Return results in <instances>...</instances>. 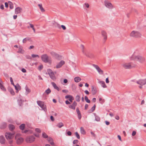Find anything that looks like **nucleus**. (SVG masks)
<instances>
[{
  "label": "nucleus",
  "mask_w": 146,
  "mask_h": 146,
  "mask_svg": "<svg viewBox=\"0 0 146 146\" xmlns=\"http://www.w3.org/2000/svg\"><path fill=\"white\" fill-rule=\"evenodd\" d=\"M10 80L11 82V84L12 85H13V86H14L15 85L14 83L13 79L11 77L10 78Z\"/></svg>",
  "instance_id": "53"
},
{
  "label": "nucleus",
  "mask_w": 146,
  "mask_h": 146,
  "mask_svg": "<svg viewBox=\"0 0 146 146\" xmlns=\"http://www.w3.org/2000/svg\"><path fill=\"white\" fill-rule=\"evenodd\" d=\"M88 105L87 104H86L85 106V110H86L88 109Z\"/></svg>",
  "instance_id": "60"
},
{
  "label": "nucleus",
  "mask_w": 146,
  "mask_h": 146,
  "mask_svg": "<svg viewBox=\"0 0 146 146\" xmlns=\"http://www.w3.org/2000/svg\"><path fill=\"white\" fill-rule=\"evenodd\" d=\"M77 102H79L80 100V97L79 95H77L75 98Z\"/></svg>",
  "instance_id": "38"
},
{
  "label": "nucleus",
  "mask_w": 146,
  "mask_h": 146,
  "mask_svg": "<svg viewBox=\"0 0 146 146\" xmlns=\"http://www.w3.org/2000/svg\"><path fill=\"white\" fill-rule=\"evenodd\" d=\"M47 140L51 145H54L53 140L52 138L50 137H49L48 138Z\"/></svg>",
  "instance_id": "23"
},
{
  "label": "nucleus",
  "mask_w": 146,
  "mask_h": 146,
  "mask_svg": "<svg viewBox=\"0 0 146 146\" xmlns=\"http://www.w3.org/2000/svg\"><path fill=\"white\" fill-rule=\"evenodd\" d=\"M25 124H22L20 125L19 128L23 130L25 128Z\"/></svg>",
  "instance_id": "34"
},
{
  "label": "nucleus",
  "mask_w": 146,
  "mask_h": 146,
  "mask_svg": "<svg viewBox=\"0 0 146 146\" xmlns=\"http://www.w3.org/2000/svg\"><path fill=\"white\" fill-rule=\"evenodd\" d=\"M50 119L52 121H54V118L51 115L50 116Z\"/></svg>",
  "instance_id": "62"
},
{
  "label": "nucleus",
  "mask_w": 146,
  "mask_h": 146,
  "mask_svg": "<svg viewBox=\"0 0 146 146\" xmlns=\"http://www.w3.org/2000/svg\"><path fill=\"white\" fill-rule=\"evenodd\" d=\"M8 127L9 130L13 131L15 129V126L13 124H10L8 125Z\"/></svg>",
  "instance_id": "26"
},
{
  "label": "nucleus",
  "mask_w": 146,
  "mask_h": 146,
  "mask_svg": "<svg viewBox=\"0 0 146 146\" xmlns=\"http://www.w3.org/2000/svg\"><path fill=\"white\" fill-rule=\"evenodd\" d=\"M17 52L19 53L23 54L24 52V51L22 50V47L21 46H20L19 48L18 51Z\"/></svg>",
  "instance_id": "27"
},
{
  "label": "nucleus",
  "mask_w": 146,
  "mask_h": 146,
  "mask_svg": "<svg viewBox=\"0 0 146 146\" xmlns=\"http://www.w3.org/2000/svg\"><path fill=\"white\" fill-rule=\"evenodd\" d=\"M22 11V9L20 7H17L16 8L15 10V14H17L20 13Z\"/></svg>",
  "instance_id": "17"
},
{
  "label": "nucleus",
  "mask_w": 146,
  "mask_h": 146,
  "mask_svg": "<svg viewBox=\"0 0 146 146\" xmlns=\"http://www.w3.org/2000/svg\"><path fill=\"white\" fill-rule=\"evenodd\" d=\"M15 133H11L10 132H6L5 134V137L7 140L11 139L14 137Z\"/></svg>",
  "instance_id": "6"
},
{
  "label": "nucleus",
  "mask_w": 146,
  "mask_h": 146,
  "mask_svg": "<svg viewBox=\"0 0 146 146\" xmlns=\"http://www.w3.org/2000/svg\"><path fill=\"white\" fill-rule=\"evenodd\" d=\"M55 26L56 27H57L59 28H60V25L57 23H55Z\"/></svg>",
  "instance_id": "49"
},
{
  "label": "nucleus",
  "mask_w": 146,
  "mask_h": 146,
  "mask_svg": "<svg viewBox=\"0 0 146 146\" xmlns=\"http://www.w3.org/2000/svg\"><path fill=\"white\" fill-rule=\"evenodd\" d=\"M101 34L102 36L104 37V41L106 40L107 38V35L106 32L104 31H102Z\"/></svg>",
  "instance_id": "18"
},
{
  "label": "nucleus",
  "mask_w": 146,
  "mask_h": 146,
  "mask_svg": "<svg viewBox=\"0 0 146 146\" xmlns=\"http://www.w3.org/2000/svg\"><path fill=\"white\" fill-rule=\"evenodd\" d=\"M35 139L34 136L31 135L27 137L26 139V141L27 143H31L34 141Z\"/></svg>",
  "instance_id": "7"
},
{
  "label": "nucleus",
  "mask_w": 146,
  "mask_h": 146,
  "mask_svg": "<svg viewBox=\"0 0 146 146\" xmlns=\"http://www.w3.org/2000/svg\"><path fill=\"white\" fill-rule=\"evenodd\" d=\"M92 66L96 69L99 74L102 75L104 74L103 71L100 68L98 65L93 64Z\"/></svg>",
  "instance_id": "10"
},
{
  "label": "nucleus",
  "mask_w": 146,
  "mask_h": 146,
  "mask_svg": "<svg viewBox=\"0 0 146 146\" xmlns=\"http://www.w3.org/2000/svg\"><path fill=\"white\" fill-rule=\"evenodd\" d=\"M121 65L124 68L126 69H130L133 68V66L131 65V63H124L122 64Z\"/></svg>",
  "instance_id": "8"
},
{
  "label": "nucleus",
  "mask_w": 146,
  "mask_h": 146,
  "mask_svg": "<svg viewBox=\"0 0 146 146\" xmlns=\"http://www.w3.org/2000/svg\"><path fill=\"white\" fill-rule=\"evenodd\" d=\"M65 98L66 99H67L69 98V100L71 102H72V100H74V98L73 97L70 95H67L65 96Z\"/></svg>",
  "instance_id": "21"
},
{
  "label": "nucleus",
  "mask_w": 146,
  "mask_h": 146,
  "mask_svg": "<svg viewBox=\"0 0 146 146\" xmlns=\"http://www.w3.org/2000/svg\"><path fill=\"white\" fill-rule=\"evenodd\" d=\"M32 57L33 58H35V57L39 58V57L38 55H37V54H32Z\"/></svg>",
  "instance_id": "50"
},
{
  "label": "nucleus",
  "mask_w": 146,
  "mask_h": 146,
  "mask_svg": "<svg viewBox=\"0 0 146 146\" xmlns=\"http://www.w3.org/2000/svg\"><path fill=\"white\" fill-rule=\"evenodd\" d=\"M42 60L45 63H47L49 62L48 57L46 54H44L41 56Z\"/></svg>",
  "instance_id": "9"
},
{
  "label": "nucleus",
  "mask_w": 146,
  "mask_h": 146,
  "mask_svg": "<svg viewBox=\"0 0 146 146\" xmlns=\"http://www.w3.org/2000/svg\"><path fill=\"white\" fill-rule=\"evenodd\" d=\"M8 122L10 123H13V121L12 119H9L8 120Z\"/></svg>",
  "instance_id": "64"
},
{
  "label": "nucleus",
  "mask_w": 146,
  "mask_h": 146,
  "mask_svg": "<svg viewBox=\"0 0 146 146\" xmlns=\"http://www.w3.org/2000/svg\"><path fill=\"white\" fill-rule=\"evenodd\" d=\"M92 93L93 95H95L97 92V89L96 87H94L93 86H92L91 89Z\"/></svg>",
  "instance_id": "19"
},
{
  "label": "nucleus",
  "mask_w": 146,
  "mask_h": 146,
  "mask_svg": "<svg viewBox=\"0 0 146 146\" xmlns=\"http://www.w3.org/2000/svg\"><path fill=\"white\" fill-rule=\"evenodd\" d=\"M14 86L16 90V92L17 93L19 90H21V87L18 84H17V85H15Z\"/></svg>",
  "instance_id": "24"
},
{
  "label": "nucleus",
  "mask_w": 146,
  "mask_h": 146,
  "mask_svg": "<svg viewBox=\"0 0 146 146\" xmlns=\"http://www.w3.org/2000/svg\"><path fill=\"white\" fill-rule=\"evenodd\" d=\"M25 88L26 90L27 94H28L29 93L31 92L30 90L28 88L27 86H26L25 87Z\"/></svg>",
  "instance_id": "36"
},
{
  "label": "nucleus",
  "mask_w": 146,
  "mask_h": 146,
  "mask_svg": "<svg viewBox=\"0 0 146 146\" xmlns=\"http://www.w3.org/2000/svg\"><path fill=\"white\" fill-rule=\"evenodd\" d=\"M136 134V132L135 131H134L132 132V136H135Z\"/></svg>",
  "instance_id": "61"
},
{
  "label": "nucleus",
  "mask_w": 146,
  "mask_h": 146,
  "mask_svg": "<svg viewBox=\"0 0 146 146\" xmlns=\"http://www.w3.org/2000/svg\"><path fill=\"white\" fill-rule=\"evenodd\" d=\"M84 7H86L87 8H88L89 7V5L88 3H85L84 5Z\"/></svg>",
  "instance_id": "51"
},
{
  "label": "nucleus",
  "mask_w": 146,
  "mask_h": 146,
  "mask_svg": "<svg viewBox=\"0 0 146 146\" xmlns=\"http://www.w3.org/2000/svg\"><path fill=\"white\" fill-rule=\"evenodd\" d=\"M98 83L101 84L103 87L106 88L107 87V86L106 85L104 81L98 80Z\"/></svg>",
  "instance_id": "25"
},
{
  "label": "nucleus",
  "mask_w": 146,
  "mask_h": 146,
  "mask_svg": "<svg viewBox=\"0 0 146 146\" xmlns=\"http://www.w3.org/2000/svg\"><path fill=\"white\" fill-rule=\"evenodd\" d=\"M81 80V78L79 77H76L74 78V81L76 82H79Z\"/></svg>",
  "instance_id": "30"
},
{
  "label": "nucleus",
  "mask_w": 146,
  "mask_h": 146,
  "mask_svg": "<svg viewBox=\"0 0 146 146\" xmlns=\"http://www.w3.org/2000/svg\"><path fill=\"white\" fill-rule=\"evenodd\" d=\"M0 88L3 91H5L6 89L3 85V82L1 79L0 78Z\"/></svg>",
  "instance_id": "14"
},
{
  "label": "nucleus",
  "mask_w": 146,
  "mask_h": 146,
  "mask_svg": "<svg viewBox=\"0 0 146 146\" xmlns=\"http://www.w3.org/2000/svg\"><path fill=\"white\" fill-rule=\"evenodd\" d=\"M30 39L29 37H27L24 38L23 40V42L24 43H25L27 40H29Z\"/></svg>",
  "instance_id": "35"
},
{
  "label": "nucleus",
  "mask_w": 146,
  "mask_h": 146,
  "mask_svg": "<svg viewBox=\"0 0 146 146\" xmlns=\"http://www.w3.org/2000/svg\"><path fill=\"white\" fill-rule=\"evenodd\" d=\"M131 60L138 61L140 63H143L145 61V58L139 55V52L138 50H135L133 55L131 56Z\"/></svg>",
  "instance_id": "1"
},
{
  "label": "nucleus",
  "mask_w": 146,
  "mask_h": 146,
  "mask_svg": "<svg viewBox=\"0 0 146 146\" xmlns=\"http://www.w3.org/2000/svg\"><path fill=\"white\" fill-rule=\"evenodd\" d=\"M78 114V117L79 119H80L82 117V115L80 113V112H78L77 113Z\"/></svg>",
  "instance_id": "46"
},
{
  "label": "nucleus",
  "mask_w": 146,
  "mask_h": 146,
  "mask_svg": "<svg viewBox=\"0 0 146 146\" xmlns=\"http://www.w3.org/2000/svg\"><path fill=\"white\" fill-rule=\"evenodd\" d=\"M65 64V62L63 60L61 61L56 66V68H60Z\"/></svg>",
  "instance_id": "13"
},
{
  "label": "nucleus",
  "mask_w": 146,
  "mask_h": 146,
  "mask_svg": "<svg viewBox=\"0 0 146 146\" xmlns=\"http://www.w3.org/2000/svg\"><path fill=\"white\" fill-rule=\"evenodd\" d=\"M84 98H85V100L88 103H90V100L88 99V98L87 96H85Z\"/></svg>",
  "instance_id": "42"
},
{
  "label": "nucleus",
  "mask_w": 146,
  "mask_h": 146,
  "mask_svg": "<svg viewBox=\"0 0 146 146\" xmlns=\"http://www.w3.org/2000/svg\"><path fill=\"white\" fill-rule=\"evenodd\" d=\"M37 103L38 105L42 108L43 110L45 112L47 111L46 106L44 104V102L39 100L37 101Z\"/></svg>",
  "instance_id": "4"
},
{
  "label": "nucleus",
  "mask_w": 146,
  "mask_h": 146,
  "mask_svg": "<svg viewBox=\"0 0 146 146\" xmlns=\"http://www.w3.org/2000/svg\"><path fill=\"white\" fill-rule=\"evenodd\" d=\"M62 92H63L65 93H67L68 92V90H63Z\"/></svg>",
  "instance_id": "57"
},
{
  "label": "nucleus",
  "mask_w": 146,
  "mask_h": 146,
  "mask_svg": "<svg viewBox=\"0 0 146 146\" xmlns=\"http://www.w3.org/2000/svg\"><path fill=\"white\" fill-rule=\"evenodd\" d=\"M80 130L81 133L82 134H85L86 132L83 127H81L80 128Z\"/></svg>",
  "instance_id": "32"
},
{
  "label": "nucleus",
  "mask_w": 146,
  "mask_h": 146,
  "mask_svg": "<svg viewBox=\"0 0 146 146\" xmlns=\"http://www.w3.org/2000/svg\"><path fill=\"white\" fill-rule=\"evenodd\" d=\"M30 27L33 30V31L34 32V33H35V28H34L33 25V24H30Z\"/></svg>",
  "instance_id": "47"
},
{
  "label": "nucleus",
  "mask_w": 146,
  "mask_h": 146,
  "mask_svg": "<svg viewBox=\"0 0 146 146\" xmlns=\"http://www.w3.org/2000/svg\"><path fill=\"white\" fill-rule=\"evenodd\" d=\"M38 6L39 7V8L42 12H44L45 11V10L42 7V5L41 4H38Z\"/></svg>",
  "instance_id": "28"
},
{
  "label": "nucleus",
  "mask_w": 146,
  "mask_h": 146,
  "mask_svg": "<svg viewBox=\"0 0 146 146\" xmlns=\"http://www.w3.org/2000/svg\"><path fill=\"white\" fill-rule=\"evenodd\" d=\"M17 143L18 144H19L22 143L23 141V139L21 137H19L17 139Z\"/></svg>",
  "instance_id": "20"
},
{
  "label": "nucleus",
  "mask_w": 146,
  "mask_h": 146,
  "mask_svg": "<svg viewBox=\"0 0 146 146\" xmlns=\"http://www.w3.org/2000/svg\"><path fill=\"white\" fill-rule=\"evenodd\" d=\"M96 107V105L94 104V106L91 109V110H88V112L90 113H91L93 112L95 109Z\"/></svg>",
  "instance_id": "29"
},
{
  "label": "nucleus",
  "mask_w": 146,
  "mask_h": 146,
  "mask_svg": "<svg viewBox=\"0 0 146 146\" xmlns=\"http://www.w3.org/2000/svg\"><path fill=\"white\" fill-rule=\"evenodd\" d=\"M21 71L23 73H25L26 72V69L24 68L22 69Z\"/></svg>",
  "instance_id": "63"
},
{
  "label": "nucleus",
  "mask_w": 146,
  "mask_h": 146,
  "mask_svg": "<svg viewBox=\"0 0 146 146\" xmlns=\"http://www.w3.org/2000/svg\"><path fill=\"white\" fill-rule=\"evenodd\" d=\"M50 54L52 56L55 57H57L58 56V55L57 54L54 52H51Z\"/></svg>",
  "instance_id": "33"
},
{
  "label": "nucleus",
  "mask_w": 146,
  "mask_h": 146,
  "mask_svg": "<svg viewBox=\"0 0 146 146\" xmlns=\"http://www.w3.org/2000/svg\"><path fill=\"white\" fill-rule=\"evenodd\" d=\"M47 72L50 78L53 80H55L56 78L52 71L51 69H49L47 70Z\"/></svg>",
  "instance_id": "5"
},
{
  "label": "nucleus",
  "mask_w": 146,
  "mask_h": 146,
  "mask_svg": "<svg viewBox=\"0 0 146 146\" xmlns=\"http://www.w3.org/2000/svg\"><path fill=\"white\" fill-rule=\"evenodd\" d=\"M20 136V134L19 133H18L16 134L15 135V138L16 139H18V138L19 137V136Z\"/></svg>",
  "instance_id": "54"
},
{
  "label": "nucleus",
  "mask_w": 146,
  "mask_h": 146,
  "mask_svg": "<svg viewBox=\"0 0 146 146\" xmlns=\"http://www.w3.org/2000/svg\"><path fill=\"white\" fill-rule=\"evenodd\" d=\"M42 136L44 138H48V136L44 132L42 133Z\"/></svg>",
  "instance_id": "40"
},
{
  "label": "nucleus",
  "mask_w": 146,
  "mask_h": 146,
  "mask_svg": "<svg viewBox=\"0 0 146 146\" xmlns=\"http://www.w3.org/2000/svg\"><path fill=\"white\" fill-rule=\"evenodd\" d=\"M105 6L107 7L109 9H112L113 8V7L112 4L107 1H105Z\"/></svg>",
  "instance_id": "12"
},
{
  "label": "nucleus",
  "mask_w": 146,
  "mask_h": 146,
  "mask_svg": "<svg viewBox=\"0 0 146 146\" xmlns=\"http://www.w3.org/2000/svg\"><path fill=\"white\" fill-rule=\"evenodd\" d=\"M9 90L12 95H14V94L15 92L12 88H10L9 89Z\"/></svg>",
  "instance_id": "41"
},
{
  "label": "nucleus",
  "mask_w": 146,
  "mask_h": 146,
  "mask_svg": "<svg viewBox=\"0 0 146 146\" xmlns=\"http://www.w3.org/2000/svg\"><path fill=\"white\" fill-rule=\"evenodd\" d=\"M75 135L76 137H77V138L78 139H80V135L77 132H76L75 133Z\"/></svg>",
  "instance_id": "48"
},
{
  "label": "nucleus",
  "mask_w": 146,
  "mask_h": 146,
  "mask_svg": "<svg viewBox=\"0 0 146 146\" xmlns=\"http://www.w3.org/2000/svg\"><path fill=\"white\" fill-rule=\"evenodd\" d=\"M51 84H52L53 86L54 87V88L55 89H56L58 87V86H57L56 84L54 82H52L51 83Z\"/></svg>",
  "instance_id": "43"
},
{
  "label": "nucleus",
  "mask_w": 146,
  "mask_h": 146,
  "mask_svg": "<svg viewBox=\"0 0 146 146\" xmlns=\"http://www.w3.org/2000/svg\"><path fill=\"white\" fill-rule=\"evenodd\" d=\"M7 126V124L5 122H3L0 125V128L1 129L5 128Z\"/></svg>",
  "instance_id": "15"
},
{
  "label": "nucleus",
  "mask_w": 146,
  "mask_h": 146,
  "mask_svg": "<svg viewBox=\"0 0 146 146\" xmlns=\"http://www.w3.org/2000/svg\"><path fill=\"white\" fill-rule=\"evenodd\" d=\"M64 126V125L62 122H60L58 123L56 126L59 128H60Z\"/></svg>",
  "instance_id": "31"
},
{
  "label": "nucleus",
  "mask_w": 146,
  "mask_h": 146,
  "mask_svg": "<svg viewBox=\"0 0 146 146\" xmlns=\"http://www.w3.org/2000/svg\"><path fill=\"white\" fill-rule=\"evenodd\" d=\"M78 142V140H75L73 142V144H77Z\"/></svg>",
  "instance_id": "56"
},
{
  "label": "nucleus",
  "mask_w": 146,
  "mask_h": 146,
  "mask_svg": "<svg viewBox=\"0 0 146 146\" xmlns=\"http://www.w3.org/2000/svg\"><path fill=\"white\" fill-rule=\"evenodd\" d=\"M67 134L68 135L70 136L72 135V133L70 131H68L67 132Z\"/></svg>",
  "instance_id": "58"
},
{
  "label": "nucleus",
  "mask_w": 146,
  "mask_h": 146,
  "mask_svg": "<svg viewBox=\"0 0 146 146\" xmlns=\"http://www.w3.org/2000/svg\"><path fill=\"white\" fill-rule=\"evenodd\" d=\"M130 36L136 38H139L141 37V34L138 31H133L130 33Z\"/></svg>",
  "instance_id": "3"
},
{
  "label": "nucleus",
  "mask_w": 146,
  "mask_h": 146,
  "mask_svg": "<svg viewBox=\"0 0 146 146\" xmlns=\"http://www.w3.org/2000/svg\"><path fill=\"white\" fill-rule=\"evenodd\" d=\"M5 137L3 136H0V143L1 144H4L5 143Z\"/></svg>",
  "instance_id": "22"
},
{
  "label": "nucleus",
  "mask_w": 146,
  "mask_h": 146,
  "mask_svg": "<svg viewBox=\"0 0 146 146\" xmlns=\"http://www.w3.org/2000/svg\"><path fill=\"white\" fill-rule=\"evenodd\" d=\"M95 120L97 121H100V118L98 115H96V114L95 115Z\"/></svg>",
  "instance_id": "37"
},
{
  "label": "nucleus",
  "mask_w": 146,
  "mask_h": 146,
  "mask_svg": "<svg viewBox=\"0 0 146 146\" xmlns=\"http://www.w3.org/2000/svg\"><path fill=\"white\" fill-rule=\"evenodd\" d=\"M43 68V66L42 65H41L39 66L38 67V69L39 70H41Z\"/></svg>",
  "instance_id": "55"
},
{
  "label": "nucleus",
  "mask_w": 146,
  "mask_h": 146,
  "mask_svg": "<svg viewBox=\"0 0 146 146\" xmlns=\"http://www.w3.org/2000/svg\"><path fill=\"white\" fill-rule=\"evenodd\" d=\"M137 83L141 86L146 84V78L143 79H140L137 82Z\"/></svg>",
  "instance_id": "11"
},
{
  "label": "nucleus",
  "mask_w": 146,
  "mask_h": 146,
  "mask_svg": "<svg viewBox=\"0 0 146 146\" xmlns=\"http://www.w3.org/2000/svg\"><path fill=\"white\" fill-rule=\"evenodd\" d=\"M61 27L62 28L63 30H65L66 29V28L65 26L64 25H62L61 26Z\"/></svg>",
  "instance_id": "59"
},
{
  "label": "nucleus",
  "mask_w": 146,
  "mask_h": 146,
  "mask_svg": "<svg viewBox=\"0 0 146 146\" xmlns=\"http://www.w3.org/2000/svg\"><path fill=\"white\" fill-rule=\"evenodd\" d=\"M99 101L100 103L102 104H103L105 102L104 100V99H102L101 98H99Z\"/></svg>",
  "instance_id": "45"
},
{
  "label": "nucleus",
  "mask_w": 146,
  "mask_h": 146,
  "mask_svg": "<svg viewBox=\"0 0 146 146\" xmlns=\"http://www.w3.org/2000/svg\"><path fill=\"white\" fill-rule=\"evenodd\" d=\"M8 3L9 5V8L10 9H13V5L12 2L11 1H9Z\"/></svg>",
  "instance_id": "39"
},
{
  "label": "nucleus",
  "mask_w": 146,
  "mask_h": 146,
  "mask_svg": "<svg viewBox=\"0 0 146 146\" xmlns=\"http://www.w3.org/2000/svg\"><path fill=\"white\" fill-rule=\"evenodd\" d=\"M80 47L82 50V53L84 55L89 58L92 57V54L83 45L81 44L80 45Z\"/></svg>",
  "instance_id": "2"
},
{
  "label": "nucleus",
  "mask_w": 146,
  "mask_h": 146,
  "mask_svg": "<svg viewBox=\"0 0 146 146\" xmlns=\"http://www.w3.org/2000/svg\"><path fill=\"white\" fill-rule=\"evenodd\" d=\"M77 105V103L75 101H74L72 105H70L69 106V107L73 110H75V107Z\"/></svg>",
  "instance_id": "16"
},
{
  "label": "nucleus",
  "mask_w": 146,
  "mask_h": 146,
  "mask_svg": "<svg viewBox=\"0 0 146 146\" xmlns=\"http://www.w3.org/2000/svg\"><path fill=\"white\" fill-rule=\"evenodd\" d=\"M51 92V90L49 89V88H48L47 90H46L45 91V92L47 94H48L49 93H50Z\"/></svg>",
  "instance_id": "44"
},
{
  "label": "nucleus",
  "mask_w": 146,
  "mask_h": 146,
  "mask_svg": "<svg viewBox=\"0 0 146 146\" xmlns=\"http://www.w3.org/2000/svg\"><path fill=\"white\" fill-rule=\"evenodd\" d=\"M35 130L36 132L39 133H40L41 132L40 129L39 128H36L35 129Z\"/></svg>",
  "instance_id": "52"
}]
</instances>
